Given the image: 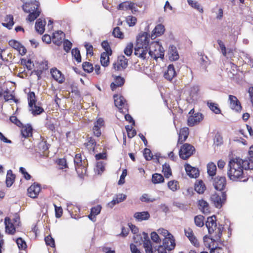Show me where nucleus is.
Segmentation results:
<instances>
[{
  "instance_id": "1",
  "label": "nucleus",
  "mask_w": 253,
  "mask_h": 253,
  "mask_svg": "<svg viewBox=\"0 0 253 253\" xmlns=\"http://www.w3.org/2000/svg\"><path fill=\"white\" fill-rule=\"evenodd\" d=\"M250 169L249 163L239 157L230 159L228 164L227 176L233 181H247L249 177L245 175L244 169Z\"/></svg>"
},
{
  "instance_id": "2",
  "label": "nucleus",
  "mask_w": 253,
  "mask_h": 253,
  "mask_svg": "<svg viewBox=\"0 0 253 253\" xmlns=\"http://www.w3.org/2000/svg\"><path fill=\"white\" fill-rule=\"evenodd\" d=\"M40 3L36 0H27L23 2L22 9L26 13H28L27 20L34 21L40 14Z\"/></svg>"
},
{
  "instance_id": "3",
  "label": "nucleus",
  "mask_w": 253,
  "mask_h": 253,
  "mask_svg": "<svg viewBox=\"0 0 253 253\" xmlns=\"http://www.w3.org/2000/svg\"><path fill=\"white\" fill-rule=\"evenodd\" d=\"M206 225L208 229L209 233L214 238V240H220L223 230V227L221 224L216 223V217L215 215L207 218Z\"/></svg>"
},
{
  "instance_id": "4",
  "label": "nucleus",
  "mask_w": 253,
  "mask_h": 253,
  "mask_svg": "<svg viewBox=\"0 0 253 253\" xmlns=\"http://www.w3.org/2000/svg\"><path fill=\"white\" fill-rule=\"evenodd\" d=\"M75 167L78 176L84 178L87 175L88 162L85 157H83L81 153L76 154L74 159Z\"/></svg>"
},
{
  "instance_id": "5",
  "label": "nucleus",
  "mask_w": 253,
  "mask_h": 253,
  "mask_svg": "<svg viewBox=\"0 0 253 253\" xmlns=\"http://www.w3.org/2000/svg\"><path fill=\"white\" fill-rule=\"evenodd\" d=\"M148 53L152 58L155 60L159 58L163 59L164 58L165 50L159 42H153L150 45Z\"/></svg>"
},
{
  "instance_id": "6",
  "label": "nucleus",
  "mask_w": 253,
  "mask_h": 253,
  "mask_svg": "<svg viewBox=\"0 0 253 253\" xmlns=\"http://www.w3.org/2000/svg\"><path fill=\"white\" fill-rule=\"evenodd\" d=\"M195 151L193 146L189 143H183L179 151V157L183 160H187L190 157Z\"/></svg>"
},
{
  "instance_id": "7",
  "label": "nucleus",
  "mask_w": 253,
  "mask_h": 253,
  "mask_svg": "<svg viewBox=\"0 0 253 253\" xmlns=\"http://www.w3.org/2000/svg\"><path fill=\"white\" fill-rule=\"evenodd\" d=\"M212 184L214 188L218 191L221 192H225L224 190L226 188L227 181L226 177L224 176L218 175L215 177H212Z\"/></svg>"
},
{
  "instance_id": "8",
  "label": "nucleus",
  "mask_w": 253,
  "mask_h": 253,
  "mask_svg": "<svg viewBox=\"0 0 253 253\" xmlns=\"http://www.w3.org/2000/svg\"><path fill=\"white\" fill-rule=\"evenodd\" d=\"M113 97L115 105L119 109L120 112L125 114L126 112L128 111L126 105L125 104L126 100L123 96L115 94Z\"/></svg>"
},
{
  "instance_id": "9",
  "label": "nucleus",
  "mask_w": 253,
  "mask_h": 253,
  "mask_svg": "<svg viewBox=\"0 0 253 253\" xmlns=\"http://www.w3.org/2000/svg\"><path fill=\"white\" fill-rule=\"evenodd\" d=\"M150 41V35L147 32L140 33L136 38L135 45L136 46L148 47Z\"/></svg>"
},
{
  "instance_id": "10",
  "label": "nucleus",
  "mask_w": 253,
  "mask_h": 253,
  "mask_svg": "<svg viewBox=\"0 0 253 253\" xmlns=\"http://www.w3.org/2000/svg\"><path fill=\"white\" fill-rule=\"evenodd\" d=\"M226 192H221V195L214 193L211 196V199L215 207L220 208L226 200Z\"/></svg>"
},
{
  "instance_id": "11",
  "label": "nucleus",
  "mask_w": 253,
  "mask_h": 253,
  "mask_svg": "<svg viewBox=\"0 0 253 253\" xmlns=\"http://www.w3.org/2000/svg\"><path fill=\"white\" fill-rule=\"evenodd\" d=\"M127 59L123 55L119 56L117 61L113 65V68L116 71L123 70L127 67Z\"/></svg>"
},
{
  "instance_id": "12",
  "label": "nucleus",
  "mask_w": 253,
  "mask_h": 253,
  "mask_svg": "<svg viewBox=\"0 0 253 253\" xmlns=\"http://www.w3.org/2000/svg\"><path fill=\"white\" fill-rule=\"evenodd\" d=\"M41 190V185L34 182L28 188L27 194L29 197L32 198H36L39 195Z\"/></svg>"
},
{
  "instance_id": "13",
  "label": "nucleus",
  "mask_w": 253,
  "mask_h": 253,
  "mask_svg": "<svg viewBox=\"0 0 253 253\" xmlns=\"http://www.w3.org/2000/svg\"><path fill=\"white\" fill-rule=\"evenodd\" d=\"M185 235L188 238L190 243L195 247H200V242L194 234L192 229L188 227L184 229Z\"/></svg>"
},
{
  "instance_id": "14",
  "label": "nucleus",
  "mask_w": 253,
  "mask_h": 253,
  "mask_svg": "<svg viewBox=\"0 0 253 253\" xmlns=\"http://www.w3.org/2000/svg\"><path fill=\"white\" fill-rule=\"evenodd\" d=\"M229 106L231 109L236 112H241L242 106L240 102L234 95H229Z\"/></svg>"
},
{
  "instance_id": "15",
  "label": "nucleus",
  "mask_w": 253,
  "mask_h": 253,
  "mask_svg": "<svg viewBox=\"0 0 253 253\" xmlns=\"http://www.w3.org/2000/svg\"><path fill=\"white\" fill-rule=\"evenodd\" d=\"M203 119V115L201 113H197L193 115L190 116L187 120V125L189 126H193L198 124Z\"/></svg>"
},
{
  "instance_id": "16",
  "label": "nucleus",
  "mask_w": 253,
  "mask_h": 253,
  "mask_svg": "<svg viewBox=\"0 0 253 253\" xmlns=\"http://www.w3.org/2000/svg\"><path fill=\"white\" fill-rule=\"evenodd\" d=\"M148 49V47L135 45L134 53L138 58L144 60L149 52Z\"/></svg>"
},
{
  "instance_id": "17",
  "label": "nucleus",
  "mask_w": 253,
  "mask_h": 253,
  "mask_svg": "<svg viewBox=\"0 0 253 253\" xmlns=\"http://www.w3.org/2000/svg\"><path fill=\"white\" fill-rule=\"evenodd\" d=\"M9 45L17 50L21 55H25L27 52L26 48L21 43L15 40H11L8 42Z\"/></svg>"
},
{
  "instance_id": "18",
  "label": "nucleus",
  "mask_w": 253,
  "mask_h": 253,
  "mask_svg": "<svg viewBox=\"0 0 253 253\" xmlns=\"http://www.w3.org/2000/svg\"><path fill=\"white\" fill-rule=\"evenodd\" d=\"M50 73L54 80L59 84L64 82L65 79L64 75L57 68H51L50 69Z\"/></svg>"
},
{
  "instance_id": "19",
  "label": "nucleus",
  "mask_w": 253,
  "mask_h": 253,
  "mask_svg": "<svg viewBox=\"0 0 253 253\" xmlns=\"http://www.w3.org/2000/svg\"><path fill=\"white\" fill-rule=\"evenodd\" d=\"M104 125V121L101 118H98L94 123V126L92 128L93 134L97 137H99L101 135V127Z\"/></svg>"
},
{
  "instance_id": "20",
  "label": "nucleus",
  "mask_w": 253,
  "mask_h": 253,
  "mask_svg": "<svg viewBox=\"0 0 253 253\" xmlns=\"http://www.w3.org/2000/svg\"><path fill=\"white\" fill-rule=\"evenodd\" d=\"M163 247L166 248L169 251H171L174 249L175 247V239L172 235L167 238H164L163 240Z\"/></svg>"
},
{
  "instance_id": "21",
  "label": "nucleus",
  "mask_w": 253,
  "mask_h": 253,
  "mask_svg": "<svg viewBox=\"0 0 253 253\" xmlns=\"http://www.w3.org/2000/svg\"><path fill=\"white\" fill-rule=\"evenodd\" d=\"M189 134L188 127H184L180 129L177 145L182 144L187 139Z\"/></svg>"
},
{
  "instance_id": "22",
  "label": "nucleus",
  "mask_w": 253,
  "mask_h": 253,
  "mask_svg": "<svg viewBox=\"0 0 253 253\" xmlns=\"http://www.w3.org/2000/svg\"><path fill=\"white\" fill-rule=\"evenodd\" d=\"M64 37L65 34L62 31H57L53 33L52 41L53 42L57 45H60L62 43V41Z\"/></svg>"
},
{
  "instance_id": "23",
  "label": "nucleus",
  "mask_w": 253,
  "mask_h": 253,
  "mask_svg": "<svg viewBox=\"0 0 253 253\" xmlns=\"http://www.w3.org/2000/svg\"><path fill=\"white\" fill-rule=\"evenodd\" d=\"M185 169L187 175L191 178H197L199 175L198 169L193 167L188 164L185 165Z\"/></svg>"
},
{
  "instance_id": "24",
  "label": "nucleus",
  "mask_w": 253,
  "mask_h": 253,
  "mask_svg": "<svg viewBox=\"0 0 253 253\" xmlns=\"http://www.w3.org/2000/svg\"><path fill=\"white\" fill-rule=\"evenodd\" d=\"M101 210L102 206L100 205H97L92 207L90 209V213L88 215V218L93 222L96 221V216L100 213Z\"/></svg>"
},
{
  "instance_id": "25",
  "label": "nucleus",
  "mask_w": 253,
  "mask_h": 253,
  "mask_svg": "<svg viewBox=\"0 0 253 253\" xmlns=\"http://www.w3.org/2000/svg\"><path fill=\"white\" fill-rule=\"evenodd\" d=\"M143 247L145 249L146 253H153L154 250L152 247V242L150 241L147 234H144V240L143 241Z\"/></svg>"
},
{
  "instance_id": "26",
  "label": "nucleus",
  "mask_w": 253,
  "mask_h": 253,
  "mask_svg": "<svg viewBox=\"0 0 253 253\" xmlns=\"http://www.w3.org/2000/svg\"><path fill=\"white\" fill-rule=\"evenodd\" d=\"M176 75V73L172 64H170L168 67L167 70L164 74V78L168 81H171Z\"/></svg>"
},
{
  "instance_id": "27",
  "label": "nucleus",
  "mask_w": 253,
  "mask_h": 253,
  "mask_svg": "<svg viewBox=\"0 0 253 253\" xmlns=\"http://www.w3.org/2000/svg\"><path fill=\"white\" fill-rule=\"evenodd\" d=\"M125 82V80L123 77L121 76H116L114 78V82L110 84V87L112 90H115L117 87L122 86Z\"/></svg>"
},
{
  "instance_id": "28",
  "label": "nucleus",
  "mask_w": 253,
  "mask_h": 253,
  "mask_svg": "<svg viewBox=\"0 0 253 253\" xmlns=\"http://www.w3.org/2000/svg\"><path fill=\"white\" fill-rule=\"evenodd\" d=\"M126 198V195L123 194H119L114 197L113 199L108 203L110 207L113 208L115 205L125 201Z\"/></svg>"
},
{
  "instance_id": "29",
  "label": "nucleus",
  "mask_w": 253,
  "mask_h": 253,
  "mask_svg": "<svg viewBox=\"0 0 253 253\" xmlns=\"http://www.w3.org/2000/svg\"><path fill=\"white\" fill-rule=\"evenodd\" d=\"M198 205L199 209L204 214H208L210 212V206L208 202L203 199L198 201Z\"/></svg>"
},
{
  "instance_id": "30",
  "label": "nucleus",
  "mask_w": 253,
  "mask_h": 253,
  "mask_svg": "<svg viewBox=\"0 0 253 253\" xmlns=\"http://www.w3.org/2000/svg\"><path fill=\"white\" fill-rule=\"evenodd\" d=\"M21 129V134L24 138H28L32 135L33 128L31 126L27 124L24 126H22Z\"/></svg>"
},
{
  "instance_id": "31",
  "label": "nucleus",
  "mask_w": 253,
  "mask_h": 253,
  "mask_svg": "<svg viewBox=\"0 0 253 253\" xmlns=\"http://www.w3.org/2000/svg\"><path fill=\"white\" fill-rule=\"evenodd\" d=\"M165 31V26L162 24L157 25L151 34V38L155 39L156 37L160 36L164 33Z\"/></svg>"
},
{
  "instance_id": "32",
  "label": "nucleus",
  "mask_w": 253,
  "mask_h": 253,
  "mask_svg": "<svg viewBox=\"0 0 253 253\" xmlns=\"http://www.w3.org/2000/svg\"><path fill=\"white\" fill-rule=\"evenodd\" d=\"M5 224L6 232L9 234H14L16 231L14 225L11 222L10 219L9 217H5Z\"/></svg>"
},
{
  "instance_id": "33",
  "label": "nucleus",
  "mask_w": 253,
  "mask_h": 253,
  "mask_svg": "<svg viewBox=\"0 0 253 253\" xmlns=\"http://www.w3.org/2000/svg\"><path fill=\"white\" fill-rule=\"evenodd\" d=\"M134 217L138 221L148 220L150 217V214L148 211L136 212L134 214Z\"/></svg>"
},
{
  "instance_id": "34",
  "label": "nucleus",
  "mask_w": 253,
  "mask_h": 253,
  "mask_svg": "<svg viewBox=\"0 0 253 253\" xmlns=\"http://www.w3.org/2000/svg\"><path fill=\"white\" fill-rule=\"evenodd\" d=\"M208 239L210 240L211 241H212V239L211 238H207L206 236H204V244L206 247H208L209 249H211V253H224L223 249L222 248L220 247H211V246L210 245H208L207 244V242H208Z\"/></svg>"
},
{
  "instance_id": "35",
  "label": "nucleus",
  "mask_w": 253,
  "mask_h": 253,
  "mask_svg": "<svg viewBox=\"0 0 253 253\" xmlns=\"http://www.w3.org/2000/svg\"><path fill=\"white\" fill-rule=\"evenodd\" d=\"M15 180V175L12 173L11 169L7 170L6 177V184L7 187H10L13 184Z\"/></svg>"
},
{
  "instance_id": "36",
  "label": "nucleus",
  "mask_w": 253,
  "mask_h": 253,
  "mask_svg": "<svg viewBox=\"0 0 253 253\" xmlns=\"http://www.w3.org/2000/svg\"><path fill=\"white\" fill-rule=\"evenodd\" d=\"M86 149L90 152H94L96 145L95 140L92 137L88 138L87 141L84 144Z\"/></svg>"
},
{
  "instance_id": "37",
  "label": "nucleus",
  "mask_w": 253,
  "mask_h": 253,
  "mask_svg": "<svg viewBox=\"0 0 253 253\" xmlns=\"http://www.w3.org/2000/svg\"><path fill=\"white\" fill-rule=\"evenodd\" d=\"M207 106L215 114H220L221 111L217 103L212 102L211 101H208L207 102Z\"/></svg>"
},
{
  "instance_id": "38",
  "label": "nucleus",
  "mask_w": 253,
  "mask_h": 253,
  "mask_svg": "<svg viewBox=\"0 0 253 253\" xmlns=\"http://www.w3.org/2000/svg\"><path fill=\"white\" fill-rule=\"evenodd\" d=\"M206 189L205 184L202 180H198L195 182V190L199 194H203Z\"/></svg>"
},
{
  "instance_id": "39",
  "label": "nucleus",
  "mask_w": 253,
  "mask_h": 253,
  "mask_svg": "<svg viewBox=\"0 0 253 253\" xmlns=\"http://www.w3.org/2000/svg\"><path fill=\"white\" fill-rule=\"evenodd\" d=\"M4 22L2 23V25L8 29H11L14 25L13 16L12 15H7L4 20Z\"/></svg>"
},
{
  "instance_id": "40",
  "label": "nucleus",
  "mask_w": 253,
  "mask_h": 253,
  "mask_svg": "<svg viewBox=\"0 0 253 253\" xmlns=\"http://www.w3.org/2000/svg\"><path fill=\"white\" fill-rule=\"evenodd\" d=\"M45 25V22L41 19H39L36 22L35 28L37 31L41 35L44 32Z\"/></svg>"
},
{
  "instance_id": "41",
  "label": "nucleus",
  "mask_w": 253,
  "mask_h": 253,
  "mask_svg": "<svg viewBox=\"0 0 253 253\" xmlns=\"http://www.w3.org/2000/svg\"><path fill=\"white\" fill-rule=\"evenodd\" d=\"M179 56L176 48L171 46L169 50V58L171 61H175L179 59Z\"/></svg>"
},
{
  "instance_id": "42",
  "label": "nucleus",
  "mask_w": 253,
  "mask_h": 253,
  "mask_svg": "<svg viewBox=\"0 0 253 253\" xmlns=\"http://www.w3.org/2000/svg\"><path fill=\"white\" fill-rule=\"evenodd\" d=\"M107 53H102L100 56V62L101 65L104 67H107L110 64L109 56Z\"/></svg>"
},
{
  "instance_id": "43",
  "label": "nucleus",
  "mask_w": 253,
  "mask_h": 253,
  "mask_svg": "<svg viewBox=\"0 0 253 253\" xmlns=\"http://www.w3.org/2000/svg\"><path fill=\"white\" fill-rule=\"evenodd\" d=\"M207 172L210 176H214L216 174V166L213 162H210L207 165Z\"/></svg>"
},
{
  "instance_id": "44",
  "label": "nucleus",
  "mask_w": 253,
  "mask_h": 253,
  "mask_svg": "<svg viewBox=\"0 0 253 253\" xmlns=\"http://www.w3.org/2000/svg\"><path fill=\"white\" fill-rule=\"evenodd\" d=\"M29 107L30 111H31L34 116L40 115L44 111L42 107L37 106L36 103L35 105H33L32 106Z\"/></svg>"
},
{
  "instance_id": "45",
  "label": "nucleus",
  "mask_w": 253,
  "mask_h": 253,
  "mask_svg": "<svg viewBox=\"0 0 253 253\" xmlns=\"http://www.w3.org/2000/svg\"><path fill=\"white\" fill-rule=\"evenodd\" d=\"M164 178L163 176L160 173H154L152 176V182L154 184L161 183L164 182Z\"/></svg>"
},
{
  "instance_id": "46",
  "label": "nucleus",
  "mask_w": 253,
  "mask_h": 253,
  "mask_svg": "<svg viewBox=\"0 0 253 253\" xmlns=\"http://www.w3.org/2000/svg\"><path fill=\"white\" fill-rule=\"evenodd\" d=\"M168 186L169 188L173 192L177 191L180 187L179 182L175 180L169 181Z\"/></svg>"
},
{
  "instance_id": "47",
  "label": "nucleus",
  "mask_w": 253,
  "mask_h": 253,
  "mask_svg": "<svg viewBox=\"0 0 253 253\" xmlns=\"http://www.w3.org/2000/svg\"><path fill=\"white\" fill-rule=\"evenodd\" d=\"M162 172L166 178H169L171 175V170L169 164L165 163L163 165Z\"/></svg>"
},
{
  "instance_id": "48",
  "label": "nucleus",
  "mask_w": 253,
  "mask_h": 253,
  "mask_svg": "<svg viewBox=\"0 0 253 253\" xmlns=\"http://www.w3.org/2000/svg\"><path fill=\"white\" fill-rule=\"evenodd\" d=\"M205 217L202 215H198L195 217L194 222L197 226L202 227L204 225Z\"/></svg>"
},
{
  "instance_id": "49",
  "label": "nucleus",
  "mask_w": 253,
  "mask_h": 253,
  "mask_svg": "<svg viewBox=\"0 0 253 253\" xmlns=\"http://www.w3.org/2000/svg\"><path fill=\"white\" fill-rule=\"evenodd\" d=\"M28 101L29 106H32L36 103L37 100L35 93L33 91H30L28 94Z\"/></svg>"
},
{
  "instance_id": "50",
  "label": "nucleus",
  "mask_w": 253,
  "mask_h": 253,
  "mask_svg": "<svg viewBox=\"0 0 253 253\" xmlns=\"http://www.w3.org/2000/svg\"><path fill=\"white\" fill-rule=\"evenodd\" d=\"M187 2H188V4L193 8L197 9L201 13L203 12L204 10H203V8L201 7L200 4L197 1H194L192 0H188Z\"/></svg>"
},
{
  "instance_id": "51",
  "label": "nucleus",
  "mask_w": 253,
  "mask_h": 253,
  "mask_svg": "<svg viewBox=\"0 0 253 253\" xmlns=\"http://www.w3.org/2000/svg\"><path fill=\"white\" fill-rule=\"evenodd\" d=\"M72 55L76 59L78 63H80L82 61V57L80 54V51L77 48H73L72 50Z\"/></svg>"
},
{
  "instance_id": "52",
  "label": "nucleus",
  "mask_w": 253,
  "mask_h": 253,
  "mask_svg": "<svg viewBox=\"0 0 253 253\" xmlns=\"http://www.w3.org/2000/svg\"><path fill=\"white\" fill-rule=\"evenodd\" d=\"M130 1H126L120 3L117 6V9L127 11L130 9Z\"/></svg>"
},
{
  "instance_id": "53",
  "label": "nucleus",
  "mask_w": 253,
  "mask_h": 253,
  "mask_svg": "<svg viewBox=\"0 0 253 253\" xmlns=\"http://www.w3.org/2000/svg\"><path fill=\"white\" fill-rule=\"evenodd\" d=\"M82 67L84 71L88 73L92 72L94 69L93 65L87 61L83 62Z\"/></svg>"
},
{
  "instance_id": "54",
  "label": "nucleus",
  "mask_w": 253,
  "mask_h": 253,
  "mask_svg": "<svg viewBox=\"0 0 253 253\" xmlns=\"http://www.w3.org/2000/svg\"><path fill=\"white\" fill-rule=\"evenodd\" d=\"M223 143L222 136L219 133L217 132L213 138V143L214 145L218 146L221 145Z\"/></svg>"
},
{
  "instance_id": "55",
  "label": "nucleus",
  "mask_w": 253,
  "mask_h": 253,
  "mask_svg": "<svg viewBox=\"0 0 253 253\" xmlns=\"http://www.w3.org/2000/svg\"><path fill=\"white\" fill-rule=\"evenodd\" d=\"M101 46L105 51L102 53H107L110 55L112 54V50L107 41H103L101 43Z\"/></svg>"
},
{
  "instance_id": "56",
  "label": "nucleus",
  "mask_w": 253,
  "mask_h": 253,
  "mask_svg": "<svg viewBox=\"0 0 253 253\" xmlns=\"http://www.w3.org/2000/svg\"><path fill=\"white\" fill-rule=\"evenodd\" d=\"M112 34L115 37L121 39H123L124 37V34L121 31L120 28L119 27H116L114 29Z\"/></svg>"
},
{
  "instance_id": "57",
  "label": "nucleus",
  "mask_w": 253,
  "mask_h": 253,
  "mask_svg": "<svg viewBox=\"0 0 253 253\" xmlns=\"http://www.w3.org/2000/svg\"><path fill=\"white\" fill-rule=\"evenodd\" d=\"M3 97L5 101H8L11 100H13L15 102H17L18 101L17 99L14 98V95L11 94L8 90L4 91Z\"/></svg>"
},
{
  "instance_id": "58",
  "label": "nucleus",
  "mask_w": 253,
  "mask_h": 253,
  "mask_svg": "<svg viewBox=\"0 0 253 253\" xmlns=\"http://www.w3.org/2000/svg\"><path fill=\"white\" fill-rule=\"evenodd\" d=\"M133 48V44L132 42H129L126 45L125 48L124 49V53L126 56H130L132 53Z\"/></svg>"
},
{
  "instance_id": "59",
  "label": "nucleus",
  "mask_w": 253,
  "mask_h": 253,
  "mask_svg": "<svg viewBox=\"0 0 253 253\" xmlns=\"http://www.w3.org/2000/svg\"><path fill=\"white\" fill-rule=\"evenodd\" d=\"M57 164L59 166L60 169H64L68 167L67 161L65 158L58 159L56 161Z\"/></svg>"
},
{
  "instance_id": "60",
  "label": "nucleus",
  "mask_w": 253,
  "mask_h": 253,
  "mask_svg": "<svg viewBox=\"0 0 253 253\" xmlns=\"http://www.w3.org/2000/svg\"><path fill=\"white\" fill-rule=\"evenodd\" d=\"M16 242L18 247L20 250H25L27 246L25 241L21 238H18L16 239Z\"/></svg>"
},
{
  "instance_id": "61",
  "label": "nucleus",
  "mask_w": 253,
  "mask_h": 253,
  "mask_svg": "<svg viewBox=\"0 0 253 253\" xmlns=\"http://www.w3.org/2000/svg\"><path fill=\"white\" fill-rule=\"evenodd\" d=\"M44 240L47 246H49L52 248H54L55 246L54 239L51 235H49L45 237Z\"/></svg>"
},
{
  "instance_id": "62",
  "label": "nucleus",
  "mask_w": 253,
  "mask_h": 253,
  "mask_svg": "<svg viewBox=\"0 0 253 253\" xmlns=\"http://www.w3.org/2000/svg\"><path fill=\"white\" fill-rule=\"evenodd\" d=\"M21 63L25 65L28 70H31L34 66V64L31 59H22L21 60Z\"/></svg>"
},
{
  "instance_id": "63",
  "label": "nucleus",
  "mask_w": 253,
  "mask_h": 253,
  "mask_svg": "<svg viewBox=\"0 0 253 253\" xmlns=\"http://www.w3.org/2000/svg\"><path fill=\"white\" fill-rule=\"evenodd\" d=\"M126 21L129 26H134L136 23L137 18L133 16H128L126 18Z\"/></svg>"
},
{
  "instance_id": "64",
  "label": "nucleus",
  "mask_w": 253,
  "mask_h": 253,
  "mask_svg": "<svg viewBox=\"0 0 253 253\" xmlns=\"http://www.w3.org/2000/svg\"><path fill=\"white\" fill-rule=\"evenodd\" d=\"M143 155L145 159L147 161L151 160L153 158V155L150 149L145 148L144 150Z\"/></svg>"
}]
</instances>
